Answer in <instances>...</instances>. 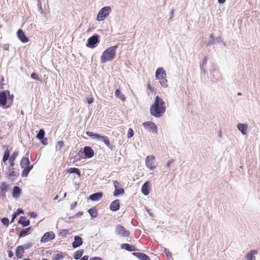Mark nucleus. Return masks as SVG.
<instances>
[{"mask_svg":"<svg viewBox=\"0 0 260 260\" xmlns=\"http://www.w3.org/2000/svg\"><path fill=\"white\" fill-rule=\"evenodd\" d=\"M16 214H17V215H18V214H23V211L22 209H18L17 211L16 212H15Z\"/></svg>","mask_w":260,"mask_h":260,"instance_id":"nucleus-43","label":"nucleus"},{"mask_svg":"<svg viewBox=\"0 0 260 260\" xmlns=\"http://www.w3.org/2000/svg\"><path fill=\"white\" fill-rule=\"evenodd\" d=\"M77 202H75L73 203L72 204H71V209L73 210L75 208V207L77 206Z\"/></svg>","mask_w":260,"mask_h":260,"instance_id":"nucleus-44","label":"nucleus"},{"mask_svg":"<svg viewBox=\"0 0 260 260\" xmlns=\"http://www.w3.org/2000/svg\"><path fill=\"white\" fill-rule=\"evenodd\" d=\"M30 214H32V215H30V216H33V217H35V216H34V213H30Z\"/></svg>","mask_w":260,"mask_h":260,"instance_id":"nucleus-54","label":"nucleus"},{"mask_svg":"<svg viewBox=\"0 0 260 260\" xmlns=\"http://www.w3.org/2000/svg\"><path fill=\"white\" fill-rule=\"evenodd\" d=\"M83 152L86 158H91L93 156L94 152L92 149L89 146H85L83 149Z\"/></svg>","mask_w":260,"mask_h":260,"instance_id":"nucleus-15","label":"nucleus"},{"mask_svg":"<svg viewBox=\"0 0 260 260\" xmlns=\"http://www.w3.org/2000/svg\"><path fill=\"white\" fill-rule=\"evenodd\" d=\"M155 77L158 80L161 86L163 87L168 86V80L167 79V74L164 68H158L155 72Z\"/></svg>","mask_w":260,"mask_h":260,"instance_id":"nucleus-5","label":"nucleus"},{"mask_svg":"<svg viewBox=\"0 0 260 260\" xmlns=\"http://www.w3.org/2000/svg\"><path fill=\"white\" fill-rule=\"evenodd\" d=\"M226 0H218V2L221 4H223L225 2Z\"/></svg>","mask_w":260,"mask_h":260,"instance_id":"nucleus-52","label":"nucleus"},{"mask_svg":"<svg viewBox=\"0 0 260 260\" xmlns=\"http://www.w3.org/2000/svg\"><path fill=\"white\" fill-rule=\"evenodd\" d=\"M23 260H31V259L28 258H24V259H23Z\"/></svg>","mask_w":260,"mask_h":260,"instance_id":"nucleus-58","label":"nucleus"},{"mask_svg":"<svg viewBox=\"0 0 260 260\" xmlns=\"http://www.w3.org/2000/svg\"><path fill=\"white\" fill-rule=\"evenodd\" d=\"M238 95H241V93L239 92V93H238Z\"/></svg>","mask_w":260,"mask_h":260,"instance_id":"nucleus-61","label":"nucleus"},{"mask_svg":"<svg viewBox=\"0 0 260 260\" xmlns=\"http://www.w3.org/2000/svg\"><path fill=\"white\" fill-rule=\"evenodd\" d=\"M42 260H48V259L46 258H43Z\"/></svg>","mask_w":260,"mask_h":260,"instance_id":"nucleus-60","label":"nucleus"},{"mask_svg":"<svg viewBox=\"0 0 260 260\" xmlns=\"http://www.w3.org/2000/svg\"><path fill=\"white\" fill-rule=\"evenodd\" d=\"M20 167L23 170L21 173L22 177H27L28 173L33 168V165H30V161L28 157H23L21 158L20 162Z\"/></svg>","mask_w":260,"mask_h":260,"instance_id":"nucleus-4","label":"nucleus"},{"mask_svg":"<svg viewBox=\"0 0 260 260\" xmlns=\"http://www.w3.org/2000/svg\"><path fill=\"white\" fill-rule=\"evenodd\" d=\"M45 136V131L43 129H41L39 133L37 134L36 136V138L39 140H42L43 138H44Z\"/></svg>","mask_w":260,"mask_h":260,"instance_id":"nucleus-36","label":"nucleus"},{"mask_svg":"<svg viewBox=\"0 0 260 260\" xmlns=\"http://www.w3.org/2000/svg\"><path fill=\"white\" fill-rule=\"evenodd\" d=\"M17 216V214H16L15 212L13 213V214H12V219L11 220V222H13L14 220L15 219V218L16 217V216Z\"/></svg>","mask_w":260,"mask_h":260,"instance_id":"nucleus-47","label":"nucleus"},{"mask_svg":"<svg viewBox=\"0 0 260 260\" xmlns=\"http://www.w3.org/2000/svg\"><path fill=\"white\" fill-rule=\"evenodd\" d=\"M119 207V200L118 199L113 201L110 205V209L112 211H117Z\"/></svg>","mask_w":260,"mask_h":260,"instance_id":"nucleus-19","label":"nucleus"},{"mask_svg":"<svg viewBox=\"0 0 260 260\" xmlns=\"http://www.w3.org/2000/svg\"><path fill=\"white\" fill-rule=\"evenodd\" d=\"M8 47L5 46V48H4V49H8Z\"/></svg>","mask_w":260,"mask_h":260,"instance_id":"nucleus-59","label":"nucleus"},{"mask_svg":"<svg viewBox=\"0 0 260 260\" xmlns=\"http://www.w3.org/2000/svg\"><path fill=\"white\" fill-rule=\"evenodd\" d=\"M9 185L6 182H1L0 185V198H6V192L8 190Z\"/></svg>","mask_w":260,"mask_h":260,"instance_id":"nucleus-13","label":"nucleus"},{"mask_svg":"<svg viewBox=\"0 0 260 260\" xmlns=\"http://www.w3.org/2000/svg\"><path fill=\"white\" fill-rule=\"evenodd\" d=\"M117 45H114L108 48L102 53L101 60L103 63L112 60L115 57Z\"/></svg>","mask_w":260,"mask_h":260,"instance_id":"nucleus-2","label":"nucleus"},{"mask_svg":"<svg viewBox=\"0 0 260 260\" xmlns=\"http://www.w3.org/2000/svg\"><path fill=\"white\" fill-rule=\"evenodd\" d=\"M19 152L18 151H14L11 155L10 156L9 159V162L10 164V167H14L15 166V160L16 157L18 156Z\"/></svg>","mask_w":260,"mask_h":260,"instance_id":"nucleus-17","label":"nucleus"},{"mask_svg":"<svg viewBox=\"0 0 260 260\" xmlns=\"http://www.w3.org/2000/svg\"><path fill=\"white\" fill-rule=\"evenodd\" d=\"M115 96L124 101L125 100V97L123 94L121 93V92L119 89H116L115 92Z\"/></svg>","mask_w":260,"mask_h":260,"instance_id":"nucleus-34","label":"nucleus"},{"mask_svg":"<svg viewBox=\"0 0 260 260\" xmlns=\"http://www.w3.org/2000/svg\"><path fill=\"white\" fill-rule=\"evenodd\" d=\"M69 233V231L67 229H64V230H62L61 231H60V234L61 235H62V236H67Z\"/></svg>","mask_w":260,"mask_h":260,"instance_id":"nucleus-40","label":"nucleus"},{"mask_svg":"<svg viewBox=\"0 0 260 260\" xmlns=\"http://www.w3.org/2000/svg\"><path fill=\"white\" fill-rule=\"evenodd\" d=\"M143 127L150 132L157 133V126L155 123L151 121H146L142 123Z\"/></svg>","mask_w":260,"mask_h":260,"instance_id":"nucleus-8","label":"nucleus"},{"mask_svg":"<svg viewBox=\"0 0 260 260\" xmlns=\"http://www.w3.org/2000/svg\"><path fill=\"white\" fill-rule=\"evenodd\" d=\"M64 146V142L63 141H58L56 146V150L60 151Z\"/></svg>","mask_w":260,"mask_h":260,"instance_id":"nucleus-37","label":"nucleus"},{"mask_svg":"<svg viewBox=\"0 0 260 260\" xmlns=\"http://www.w3.org/2000/svg\"><path fill=\"white\" fill-rule=\"evenodd\" d=\"M42 144L46 145L48 144V139L47 138H43V139L40 140Z\"/></svg>","mask_w":260,"mask_h":260,"instance_id":"nucleus-41","label":"nucleus"},{"mask_svg":"<svg viewBox=\"0 0 260 260\" xmlns=\"http://www.w3.org/2000/svg\"><path fill=\"white\" fill-rule=\"evenodd\" d=\"M24 251V247L23 246H18L17 247L15 251L16 256L18 258H21L23 257Z\"/></svg>","mask_w":260,"mask_h":260,"instance_id":"nucleus-18","label":"nucleus"},{"mask_svg":"<svg viewBox=\"0 0 260 260\" xmlns=\"http://www.w3.org/2000/svg\"><path fill=\"white\" fill-rule=\"evenodd\" d=\"M113 184L115 187V190L113 192V194L114 196L116 197L120 194L124 193V189L120 188L121 185L117 181H114Z\"/></svg>","mask_w":260,"mask_h":260,"instance_id":"nucleus-12","label":"nucleus"},{"mask_svg":"<svg viewBox=\"0 0 260 260\" xmlns=\"http://www.w3.org/2000/svg\"><path fill=\"white\" fill-rule=\"evenodd\" d=\"M63 258V254L62 252L56 251L54 254L53 260H60Z\"/></svg>","mask_w":260,"mask_h":260,"instance_id":"nucleus-33","label":"nucleus"},{"mask_svg":"<svg viewBox=\"0 0 260 260\" xmlns=\"http://www.w3.org/2000/svg\"><path fill=\"white\" fill-rule=\"evenodd\" d=\"M173 162H174V160H173V159H171V160H169V161L168 162L167 164V167H168V168L170 167V166H171V164H173Z\"/></svg>","mask_w":260,"mask_h":260,"instance_id":"nucleus-45","label":"nucleus"},{"mask_svg":"<svg viewBox=\"0 0 260 260\" xmlns=\"http://www.w3.org/2000/svg\"><path fill=\"white\" fill-rule=\"evenodd\" d=\"M116 232L118 235L122 237H128L130 234V232L126 230L123 226L120 224L116 225Z\"/></svg>","mask_w":260,"mask_h":260,"instance_id":"nucleus-10","label":"nucleus"},{"mask_svg":"<svg viewBox=\"0 0 260 260\" xmlns=\"http://www.w3.org/2000/svg\"><path fill=\"white\" fill-rule=\"evenodd\" d=\"M86 134L92 138L95 139H101V141L108 147L110 146V143L109 139L107 136H101L98 134L93 133L91 132L87 131L86 132Z\"/></svg>","mask_w":260,"mask_h":260,"instance_id":"nucleus-6","label":"nucleus"},{"mask_svg":"<svg viewBox=\"0 0 260 260\" xmlns=\"http://www.w3.org/2000/svg\"><path fill=\"white\" fill-rule=\"evenodd\" d=\"M30 214H32V215H30V216H33V217H35V216H34V213H30Z\"/></svg>","mask_w":260,"mask_h":260,"instance_id":"nucleus-56","label":"nucleus"},{"mask_svg":"<svg viewBox=\"0 0 260 260\" xmlns=\"http://www.w3.org/2000/svg\"><path fill=\"white\" fill-rule=\"evenodd\" d=\"M132 254L140 260H150L149 257L144 253L133 252Z\"/></svg>","mask_w":260,"mask_h":260,"instance_id":"nucleus-21","label":"nucleus"},{"mask_svg":"<svg viewBox=\"0 0 260 260\" xmlns=\"http://www.w3.org/2000/svg\"><path fill=\"white\" fill-rule=\"evenodd\" d=\"M21 193V189L18 186H14L13 189L12 196L14 198H18Z\"/></svg>","mask_w":260,"mask_h":260,"instance_id":"nucleus-25","label":"nucleus"},{"mask_svg":"<svg viewBox=\"0 0 260 260\" xmlns=\"http://www.w3.org/2000/svg\"><path fill=\"white\" fill-rule=\"evenodd\" d=\"M9 90L2 91L0 93V106L4 108H7L12 105L13 95H10Z\"/></svg>","mask_w":260,"mask_h":260,"instance_id":"nucleus-3","label":"nucleus"},{"mask_svg":"<svg viewBox=\"0 0 260 260\" xmlns=\"http://www.w3.org/2000/svg\"><path fill=\"white\" fill-rule=\"evenodd\" d=\"M87 102L88 104H90L93 103V99L92 97L87 98Z\"/></svg>","mask_w":260,"mask_h":260,"instance_id":"nucleus-42","label":"nucleus"},{"mask_svg":"<svg viewBox=\"0 0 260 260\" xmlns=\"http://www.w3.org/2000/svg\"><path fill=\"white\" fill-rule=\"evenodd\" d=\"M111 11V9L110 7H103L99 12L96 19L98 21L104 20L109 15Z\"/></svg>","mask_w":260,"mask_h":260,"instance_id":"nucleus-7","label":"nucleus"},{"mask_svg":"<svg viewBox=\"0 0 260 260\" xmlns=\"http://www.w3.org/2000/svg\"><path fill=\"white\" fill-rule=\"evenodd\" d=\"M89 260H103V259L100 257H92Z\"/></svg>","mask_w":260,"mask_h":260,"instance_id":"nucleus-46","label":"nucleus"},{"mask_svg":"<svg viewBox=\"0 0 260 260\" xmlns=\"http://www.w3.org/2000/svg\"><path fill=\"white\" fill-rule=\"evenodd\" d=\"M99 42V38L97 35L90 37L87 41L86 46L91 48L95 47L94 45Z\"/></svg>","mask_w":260,"mask_h":260,"instance_id":"nucleus-14","label":"nucleus"},{"mask_svg":"<svg viewBox=\"0 0 260 260\" xmlns=\"http://www.w3.org/2000/svg\"><path fill=\"white\" fill-rule=\"evenodd\" d=\"M10 156V151H9L8 148H7L6 149V150H5V152H4V153L3 155V158H2V161L4 163H5V162H6V161H7L9 159Z\"/></svg>","mask_w":260,"mask_h":260,"instance_id":"nucleus-31","label":"nucleus"},{"mask_svg":"<svg viewBox=\"0 0 260 260\" xmlns=\"http://www.w3.org/2000/svg\"><path fill=\"white\" fill-rule=\"evenodd\" d=\"M13 256V253L12 251L9 250L8 251V256L10 258H12Z\"/></svg>","mask_w":260,"mask_h":260,"instance_id":"nucleus-48","label":"nucleus"},{"mask_svg":"<svg viewBox=\"0 0 260 260\" xmlns=\"http://www.w3.org/2000/svg\"><path fill=\"white\" fill-rule=\"evenodd\" d=\"M141 191L145 196L149 194L150 192L149 182L147 181L143 184L142 187Z\"/></svg>","mask_w":260,"mask_h":260,"instance_id":"nucleus-23","label":"nucleus"},{"mask_svg":"<svg viewBox=\"0 0 260 260\" xmlns=\"http://www.w3.org/2000/svg\"><path fill=\"white\" fill-rule=\"evenodd\" d=\"M18 223L22 225L23 226H27L29 225L30 221L29 220L26 219L24 216H21Z\"/></svg>","mask_w":260,"mask_h":260,"instance_id":"nucleus-28","label":"nucleus"},{"mask_svg":"<svg viewBox=\"0 0 260 260\" xmlns=\"http://www.w3.org/2000/svg\"><path fill=\"white\" fill-rule=\"evenodd\" d=\"M134 131L132 128H129L128 130V133L127 134V137L128 138H130L132 137L134 135Z\"/></svg>","mask_w":260,"mask_h":260,"instance_id":"nucleus-39","label":"nucleus"},{"mask_svg":"<svg viewBox=\"0 0 260 260\" xmlns=\"http://www.w3.org/2000/svg\"><path fill=\"white\" fill-rule=\"evenodd\" d=\"M145 164L150 170H154L156 168V165L155 161V157L153 155H148L146 158Z\"/></svg>","mask_w":260,"mask_h":260,"instance_id":"nucleus-9","label":"nucleus"},{"mask_svg":"<svg viewBox=\"0 0 260 260\" xmlns=\"http://www.w3.org/2000/svg\"><path fill=\"white\" fill-rule=\"evenodd\" d=\"M30 214H32V215H30V216H33V217H35V216H34V213H30Z\"/></svg>","mask_w":260,"mask_h":260,"instance_id":"nucleus-55","label":"nucleus"},{"mask_svg":"<svg viewBox=\"0 0 260 260\" xmlns=\"http://www.w3.org/2000/svg\"><path fill=\"white\" fill-rule=\"evenodd\" d=\"M17 37L23 43H27L28 42V38L26 37L25 33L22 29H19L17 32Z\"/></svg>","mask_w":260,"mask_h":260,"instance_id":"nucleus-16","label":"nucleus"},{"mask_svg":"<svg viewBox=\"0 0 260 260\" xmlns=\"http://www.w3.org/2000/svg\"><path fill=\"white\" fill-rule=\"evenodd\" d=\"M30 214H32V215H30V216H33V217H35V216H34V213H30Z\"/></svg>","mask_w":260,"mask_h":260,"instance_id":"nucleus-57","label":"nucleus"},{"mask_svg":"<svg viewBox=\"0 0 260 260\" xmlns=\"http://www.w3.org/2000/svg\"><path fill=\"white\" fill-rule=\"evenodd\" d=\"M88 256L84 255L80 259V260H88Z\"/></svg>","mask_w":260,"mask_h":260,"instance_id":"nucleus-51","label":"nucleus"},{"mask_svg":"<svg viewBox=\"0 0 260 260\" xmlns=\"http://www.w3.org/2000/svg\"><path fill=\"white\" fill-rule=\"evenodd\" d=\"M55 237V234L52 232L45 233L41 238V241L43 243L47 242L54 239Z\"/></svg>","mask_w":260,"mask_h":260,"instance_id":"nucleus-11","label":"nucleus"},{"mask_svg":"<svg viewBox=\"0 0 260 260\" xmlns=\"http://www.w3.org/2000/svg\"><path fill=\"white\" fill-rule=\"evenodd\" d=\"M25 248H28V246H26V245H25Z\"/></svg>","mask_w":260,"mask_h":260,"instance_id":"nucleus-62","label":"nucleus"},{"mask_svg":"<svg viewBox=\"0 0 260 260\" xmlns=\"http://www.w3.org/2000/svg\"><path fill=\"white\" fill-rule=\"evenodd\" d=\"M31 230V227H29L26 229H23L21 230L19 233V238H22L27 235L30 234V231Z\"/></svg>","mask_w":260,"mask_h":260,"instance_id":"nucleus-26","label":"nucleus"},{"mask_svg":"<svg viewBox=\"0 0 260 260\" xmlns=\"http://www.w3.org/2000/svg\"><path fill=\"white\" fill-rule=\"evenodd\" d=\"M58 198V196H56L55 198H54V200H57Z\"/></svg>","mask_w":260,"mask_h":260,"instance_id":"nucleus-53","label":"nucleus"},{"mask_svg":"<svg viewBox=\"0 0 260 260\" xmlns=\"http://www.w3.org/2000/svg\"><path fill=\"white\" fill-rule=\"evenodd\" d=\"M103 193L102 192H96L89 196V199L93 201H99L102 198Z\"/></svg>","mask_w":260,"mask_h":260,"instance_id":"nucleus-22","label":"nucleus"},{"mask_svg":"<svg viewBox=\"0 0 260 260\" xmlns=\"http://www.w3.org/2000/svg\"><path fill=\"white\" fill-rule=\"evenodd\" d=\"M147 88L148 89L150 90L151 91H153V88L152 87H151V84H148L147 85Z\"/></svg>","mask_w":260,"mask_h":260,"instance_id":"nucleus-50","label":"nucleus"},{"mask_svg":"<svg viewBox=\"0 0 260 260\" xmlns=\"http://www.w3.org/2000/svg\"><path fill=\"white\" fill-rule=\"evenodd\" d=\"M84 253V250L83 249H80L75 252L74 254V258L75 259H79L83 255Z\"/></svg>","mask_w":260,"mask_h":260,"instance_id":"nucleus-35","label":"nucleus"},{"mask_svg":"<svg viewBox=\"0 0 260 260\" xmlns=\"http://www.w3.org/2000/svg\"><path fill=\"white\" fill-rule=\"evenodd\" d=\"M237 127L242 134L246 135L247 134V130L248 128V126L247 124L239 123L237 125Z\"/></svg>","mask_w":260,"mask_h":260,"instance_id":"nucleus-24","label":"nucleus"},{"mask_svg":"<svg viewBox=\"0 0 260 260\" xmlns=\"http://www.w3.org/2000/svg\"><path fill=\"white\" fill-rule=\"evenodd\" d=\"M166 110V103L158 95L155 98L153 104L150 107L151 115L155 117H160Z\"/></svg>","mask_w":260,"mask_h":260,"instance_id":"nucleus-1","label":"nucleus"},{"mask_svg":"<svg viewBox=\"0 0 260 260\" xmlns=\"http://www.w3.org/2000/svg\"><path fill=\"white\" fill-rule=\"evenodd\" d=\"M83 214V212L80 211L76 213V215L77 217L81 216Z\"/></svg>","mask_w":260,"mask_h":260,"instance_id":"nucleus-49","label":"nucleus"},{"mask_svg":"<svg viewBox=\"0 0 260 260\" xmlns=\"http://www.w3.org/2000/svg\"><path fill=\"white\" fill-rule=\"evenodd\" d=\"M67 173H76L79 177L81 176V172L79 169L76 168H71L66 171Z\"/></svg>","mask_w":260,"mask_h":260,"instance_id":"nucleus-30","label":"nucleus"},{"mask_svg":"<svg viewBox=\"0 0 260 260\" xmlns=\"http://www.w3.org/2000/svg\"><path fill=\"white\" fill-rule=\"evenodd\" d=\"M83 243L82 238L78 236H76L74 237V241L72 243V246L73 248H75L80 246Z\"/></svg>","mask_w":260,"mask_h":260,"instance_id":"nucleus-20","label":"nucleus"},{"mask_svg":"<svg viewBox=\"0 0 260 260\" xmlns=\"http://www.w3.org/2000/svg\"><path fill=\"white\" fill-rule=\"evenodd\" d=\"M88 212L92 218H95L98 216V210L95 207L89 209Z\"/></svg>","mask_w":260,"mask_h":260,"instance_id":"nucleus-29","label":"nucleus"},{"mask_svg":"<svg viewBox=\"0 0 260 260\" xmlns=\"http://www.w3.org/2000/svg\"><path fill=\"white\" fill-rule=\"evenodd\" d=\"M30 77L31 79H34L35 80L39 81L40 82H43V80H42L41 75H39L38 74H37L35 72L32 73L31 74Z\"/></svg>","mask_w":260,"mask_h":260,"instance_id":"nucleus-32","label":"nucleus"},{"mask_svg":"<svg viewBox=\"0 0 260 260\" xmlns=\"http://www.w3.org/2000/svg\"><path fill=\"white\" fill-rule=\"evenodd\" d=\"M121 248L128 251H133L136 250L135 247L133 245L127 243L122 244L121 245Z\"/></svg>","mask_w":260,"mask_h":260,"instance_id":"nucleus-27","label":"nucleus"},{"mask_svg":"<svg viewBox=\"0 0 260 260\" xmlns=\"http://www.w3.org/2000/svg\"><path fill=\"white\" fill-rule=\"evenodd\" d=\"M2 222L6 226H9V220L8 218L6 217H4L2 219Z\"/></svg>","mask_w":260,"mask_h":260,"instance_id":"nucleus-38","label":"nucleus"}]
</instances>
